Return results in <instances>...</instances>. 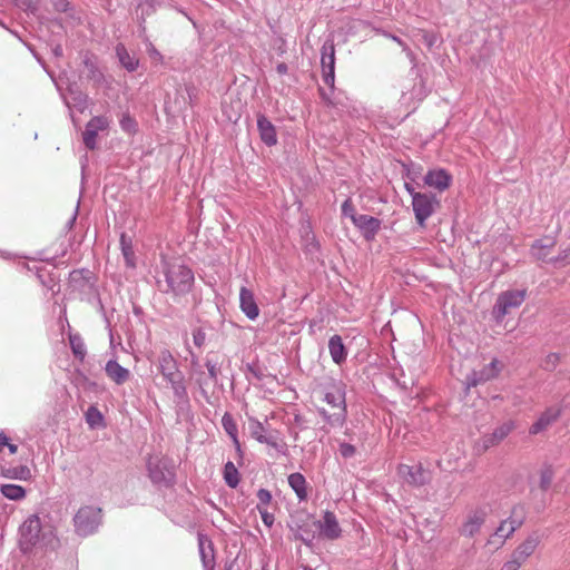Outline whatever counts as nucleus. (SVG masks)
I'll use <instances>...</instances> for the list:
<instances>
[{
  "instance_id": "obj_1",
  "label": "nucleus",
  "mask_w": 570,
  "mask_h": 570,
  "mask_svg": "<svg viewBox=\"0 0 570 570\" xmlns=\"http://www.w3.org/2000/svg\"><path fill=\"white\" fill-rule=\"evenodd\" d=\"M317 407L321 414L330 422H343L346 405L342 387L336 384H330L324 387L318 393Z\"/></svg>"
},
{
  "instance_id": "obj_2",
  "label": "nucleus",
  "mask_w": 570,
  "mask_h": 570,
  "mask_svg": "<svg viewBox=\"0 0 570 570\" xmlns=\"http://www.w3.org/2000/svg\"><path fill=\"white\" fill-rule=\"evenodd\" d=\"M165 276L168 288L176 295L189 292L194 284L191 269L179 262L166 263Z\"/></svg>"
},
{
  "instance_id": "obj_3",
  "label": "nucleus",
  "mask_w": 570,
  "mask_h": 570,
  "mask_svg": "<svg viewBox=\"0 0 570 570\" xmlns=\"http://www.w3.org/2000/svg\"><path fill=\"white\" fill-rule=\"evenodd\" d=\"M149 478L156 484L169 487L175 480V468L165 456L154 455L148 460Z\"/></svg>"
},
{
  "instance_id": "obj_4",
  "label": "nucleus",
  "mask_w": 570,
  "mask_h": 570,
  "mask_svg": "<svg viewBox=\"0 0 570 570\" xmlns=\"http://www.w3.org/2000/svg\"><path fill=\"white\" fill-rule=\"evenodd\" d=\"M100 521L101 510L91 505L80 508L73 518L76 531L82 537L96 531Z\"/></svg>"
},
{
  "instance_id": "obj_5",
  "label": "nucleus",
  "mask_w": 570,
  "mask_h": 570,
  "mask_svg": "<svg viewBox=\"0 0 570 570\" xmlns=\"http://www.w3.org/2000/svg\"><path fill=\"white\" fill-rule=\"evenodd\" d=\"M440 206L439 199L431 194L416 193L412 199V207L415 220L420 227L424 228L426 220L434 214Z\"/></svg>"
},
{
  "instance_id": "obj_6",
  "label": "nucleus",
  "mask_w": 570,
  "mask_h": 570,
  "mask_svg": "<svg viewBox=\"0 0 570 570\" xmlns=\"http://www.w3.org/2000/svg\"><path fill=\"white\" fill-rule=\"evenodd\" d=\"M527 297V289H510L501 293L494 305L497 318L502 320L512 309L518 308Z\"/></svg>"
},
{
  "instance_id": "obj_7",
  "label": "nucleus",
  "mask_w": 570,
  "mask_h": 570,
  "mask_svg": "<svg viewBox=\"0 0 570 570\" xmlns=\"http://www.w3.org/2000/svg\"><path fill=\"white\" fill-rule=\"evenodd\" d=\"M157 366L164 379L173 389H176L180 382V374L176 361L168 350H163L159 353Z\"/></svg>"
},
{
  "instance_id": "obj_8",
  "label": "nucleus",
  "mask_w": 570,
  "mask_h": 570,
  "mask_svg": "<svg viewBox=\"0 0 570 570\" xmlns=\"http://www.w3.org/2000/svg\"><path fill=\"white\" fill-rule=\"evenodd\" d=\"M41 532V522L39 517L31 515L29 517L20 528V544L21 548L27 551L31 547L36 546L39 541Z\"/></svg>"
},
{
  "instance_id": "obj_9",
  "label": "nucleus",
  "mask_w": 570,
  "mask_h": 570,
  "mask_svg": "<svg viewBox=\"0 0 570 570\" xmlns=\"http://www.w3.org/2000/svg\"><path fill=\"white\" fill-rule=\"evenodd\" d=\"M321 65L323 81L333 89L335 83V46L332 41L325 42L322 47Z\"/></svg>"
},
{
  "instance_id": "obj_10",
  "label": "nucleus",
  "mask_w": 570,
  "mask_h": 570,
  "mask_svg": "<svg viewBox=\"0 0 570 570\" xmlns=\"http://www.w3.org/2000/svg\"><path fill=\"white\" fill-rule=\"evenodd\" d=\"M397 473L406 483L415 487H422L431 480L430 471L424 469L421 464L414 466L400 464Z\"/></svg>"
},
{
  "instance_id": "obj_11",
  "label": "nucleus",
  "mask_w": 570,
  "mask_h": 570,
  "mask_svg": "<svg viewBox=\"0 0 570 570\" xmlns=\"http://www.w3.org/2000/svg\"><path fill=\"white\" fill-rule=\"evenodd\" d=\"M353 224L367 242L375 239L382 225L379 218L365 214H360L358 217L353 216Z\"/></svg>"
},
{
  "instance_id": "obj_12",
  "label": "nucleus",
  "mask_w": 570,
  "mask_h": 570,
  "mask_svg": "<svg viewBox=\"0 0 570 570\" xmlns=\"http://www.w3.org/2000/svg\"><path fill=\"white\" fill-rule=\"evenodd\" d=\"M249 433L256 441L266 443L277 451H283L286 448V443L282 439L272 434L266 435L264 425L255 419L249 420Z\"/></svg>"
},
{
  "instance_id": "obj_13",
  "label": "nucleus",
  "mask_w": 570,
  "mask_h": 570,
  "mask_svg": "<svg viewBox=\"0 0 570 570\" xmlns=\"http://www.w3.org/2000/svg\"><path fill=\"white\" fill-rule=\"evenodd\" d=\"M109 119L104 116H97L91 118L86 125V130L83 131V142L87 148L95 149L96 147V138L99 131H105L109 127Z\"/></svg>"
},
{
  "instance_id": "obj_14",
  "label": "nucleus",
  "mask_w": 570,
  "mask_h": 570,
  "mask_svg": "<svg viewBox=\"0 0 570 570\" xmlns=\"http://www.w3.org/2000/svg\"><path fill=\"white\" fill-rule=\"evenodd\" d=\"M557 245V240L553 236H543L537 239L531 245V255L538 261L548 263L554 262V257H551V254Z\"/></svg>"
},
{
  "instance_id": "obj_15",
  "label": "nucleus",
  "mask_w": 570,
  "mask_h": 570,
  "mask_svg": "<svg viewBox=\"0 0 570 570\" xmlns=\"http://www.w3.org/2000/svg\"><path fill=\"white\" fill-rule=\"evenodd\" d=\"M561 407L559 405H553L547 407L540 416L533 422L529 429V433L531 435H537L543 431H546L552 423H554L561 415Z\"/></svg>"
},
{
  "instance_id": "obj_16",
  "label": "nucleus",
  "mask_w": 570,
  "mask_h": 570,
  "mask_svg": "<svg viewBox=\"0 0 570 570\" xmlns=\"http://www.w3.org/2000/svg\"><path fill=\"white\" fill-rule=\"evenodd\" d=\"M320 535L327 540H336L341 537L342 529L336 515L331 511H325L322 520L317 522Z\"/></svg>"
},
{
  "instance_id": "obj_17",
  "label": "nucleus",
  "mask_w": 570,
  "mask_h": 570,
  "mask_svg": "<svg viewBox=\"0 0 570 570\" xmlns=\"http://www.w3.org/2000/svg\"><path fill=\"white\" fill-rule=\"evenodd\" d=\"M539 544L540 539L538 535H529L517 546L510 558L517 561L519 564L523 566L527 560L535 552Z\"/></svg>"
},
{
  "instance_id": "obj_18",
  "label": "nucleus",
  "mask_w": 570,
  "mask_h": 570,
  "mask_svg": "<svg viewBox=\"0 0 570 570\" xmlns=\"http://www.w3.org/2000/svg\"><path fill=\"white\" fill-rule=\"evenodd\" d=\"M487 519V511L483 509H475L471 511L461 527V534L472 538L478 534Z\"/></svg>"
},
{
  "instance_id": "obj_19",
  "label": "nucleus",
  "mask_w": 570,
  "mask_h": 570,
  "mask_svg": "<svg viewBox=\"0 0 570 570\" xmlns=\"http://www.w3.org/2000/svg\"><path fill=\"white\" fill-rule=\"evenodd\" d=\"M503 368V364L493 358L489 364H485L479 372H473L470 379V385L476 386L480 383L497 379Z\"/></svg>"
},
{
  "instance_id": "obj_20",
  "label": "nucleus",
  "mask_w": 570,
  "mask_h": 570,
  "mask_svg": "<svg viewBox=\"0 0 570 570\" xmlns=\"http://www.w3.org/2000/svg\"><path fill=\"white\" fill-rule=\"evenodd\" d=\"M452 183V176L445 169L429 170L424 177V184L439 191L446 190Z\"/></svg>"
},
{
  "instance_id": "obj_21",
  "label": "nucleus",
  "mask_w": 570,
  "mask_h": 570,
  "mask_svg": "<svg viewBox=\"0 0 570 570\" xmlns=\"http://www.w3.org/2000/svg\"><path fill=\"white\" fill-rule=\"evenodd\" d=\"M240 309L249 320H255L259 314V308L255 302L254 294L250 289L242 287L239 292Z\"/></svg>"
},
{
  "instance_id": "obj_22",
  "label": "nucleus",
  "mask_w": 570,
  "mask_h": 570,
  "mask_svg": "<svg viewBox=\"0 0 570 570\" xmlns=\"http://www.w3.org/2000/svg\"><path fill=\"white\" fill-rule=\"evenodd\" d=\"M257 127L259 130L261 139L267 146H274L277 144V136L275 126L264 116L258 117Z\"/></svg>"
},
{
  "instance_id": "obj_23",
  "label": "nucleus",
  "mask_w": 570,
  "mask_h": 570,
  "mask_svg": "<svg viewBox=\"0 0 570 570\" xmlns=\"http://www.w3.org/2000/svg\"><path fill=\"white\" fill-rule=\"evenodd\" d=\"M105 370L107 376L116 384H122L129 379V371L116 361L107 362Z\"/></svg>"
},
{
  "instance_id": "obj_24",
  "label": "nucleus",
  "mask_w": 570,
  "mask_h": 570,
  "mask_svg": "<svg viewBox=\"0 0 570 570\" xmlns=\"http://www.w3.org/2000/svg\"><path fill=\"white\" fill-rule=\"evenodd\" d=\"M522 524V521L520 519L514 518L511 515L510 518L505 519L501 522V524L498 527L495 531V537H498L503 543L509 537H511L514 531L520 528Z\"/></svg>"
},
{
  "instance_id": "obj_25",
  "label": "nucleus",
  "mask_w": 570,
  "mask_h": 570,
  "mask_svg": "<svg viewBox=\"0 0 570 570\" xmlns=\"http://www.w3.org/2000/svg\"><path fill=\"white\" fill-rule=\"evenodd\" d=\"M328 350L333 362L341 364L346 360V348L340 335H333L328 341Z\"/></svg>"
},
{
  "instance_id": "obj_26",
  "label": "nucleus",
  "mask_w": 570,
  "mask_h": 570,
  "mask_svg": "<svg viewBox=\"0 0 570 570\" xmlns=\"http://www.w3.org/2000/svg\"><path fill=\"white\" fill-rule=\"evenodd\" d=\"M515 429V424L513 421H507L495 428L491 435L488 438L487 442L489 445H497L501 441H503L513 430Z\"/></svg>"
},
{
  "instance_id": "obj_27",
  "label": "nucleus",
  "mask_w": 570,
  "mask_h": 570,
  "mask_svg": "<svg viewBox=\"0 0 570 570\" xmlns=\"http://www.w3.org/2000/svg\"><path fill=\"white\" fill-rule=\"evenodd\" d=\"M117 57L124 68L128 71H135L139 66V60L131 56L122 43L116 47Z\"/></svg>"
},
{
  "instance_id": "obj_28",
  "label": "nucleus",
  "mask_w": 570,
  "mask_h": 570,
  "mask_svg": "<svg viewBox=\"0 0 570 570\" xmlns=\"http://www.w3.org/2000/svg\"><path fill=\"white\" fill-rule=\"evenodd\" d=\"M222 424L225 432L230 436L235 449L240 452V442L238 440L237 424L229 413H225L222 417Z\"/></svg>"
},
{
  "instance_id": "obj_29",
  "label": "nucleus",
  "mask_w": 570,
  "mask_h": 570,
  "mask_svg": "<svg viewBox=\"0 0 570 570\" xmlns=\"http://www.w3.org/2000/svg\"><path fill=\"white\" fill-rule=\"evenodd\" d=\"M288 484L299 500H305L307 498L306 480L303 474L298 472L289 474Z\"/></svg>"
},
{
  "instance_id": "obj_30",
  "label": "nucleus",
  "mask_w": 570,
  "mask_h": 570,
  "mask_svg": "<svg viewBox=\"0 0 570 570\" xmlns=\"http://www.w3.org/2000/svg\"><path fill=\"white\" fill-rule=\"evenodd\" d=\"M1 475L7 479L28 481L31 478V471L27 465H19L8 469L2 468Z\"/></svg>"
},
{
  "instance_id": "obj_31",
  "label": "nucleus",
  "mask_w": 570,
  "mask_h": 570,
  "mask_svg": "<svg viewBox=\"0 0 570 570\" xmlns=\"http://www.w3.org/2000/svg\"><path fill=\"white\" fill-rule=\"evenodd\" d=\"M3 497L9 500L19 501L26 498V489L17 484H3L0 488Z\"/></svg>"
},
{
  "instance_id": "obj_32",
  "label": "nucleus",
  "mask_w": 570,
  "mask_h": 570,
  "mask_svg": "<svg viewBox=\"0 0 570 570\" xmlns=\"http://www.w3.org/2000/svg\"><path fill=\"white\" fill-rule=\"evenodd\" d=\"M224 480L230 488L239 483V472L233 462H227L224 468Z\"/></svg>"
},
{
  "instance_id": "obj_33",
  "label": "nucleus",
  "mask_w": 570,
  "mask_h": 570,
  "mask_svg": "<svg viewBox=\"0 0 570 570\" xmlns=\"http://www.w3.org/2000/svg\"><path fill=\"white\" fill-rule=\"evenodd\" d=\"M70 347L72 350L73 355L79 360L83 361L86 356V345L82 338L79 335H70L69 336Z\"/></svg>"
},
{
  "instance_id": "obj_34",
  "label": "nucleus",
  "mask_w": 570,
  "mask_h": 570,
  "mask_svg": "<svg viewBox=\"0 0 570 570\" xmlns=\"http://www.w3.org/2000/svg\"><path fill=\"white\" fill-rule=\"evenodd\" d=\"M554 478V471L552 466L547 465L540 470L539 487L541 490L547 491Z\"/></svg>"
},
{
  "instance_id": "obj_35",
  "label": "nucleus",
  "mask_w": 570,
  "mask_h": 570,
  "mask_svg": "<svg viewBox=\"0 0 570 570\" xmlns=\"http://www.w3.org/2000/svg\"><path fill=\"white\" fill-rule=\"evenodd\" d=\"M86 421L90 428L102 425L104 416L96 406H90L86 412Z\"/></svg>"
},
{
  "instance_id": "obj_36",
  "label": "nucleus",
  "mask_w": 570,
  "mask_h": 570,
  "mask_svg": "<svg viewBox=\"0 0 570 570\" xmlns=\"http://www.w3.org/2000/svg\"><path fill=\"white\" fill-rule=\"evenodd\" d=\"M121 248L127 266L135 267V255L132 247L129 243H126L125 236H121Z\"/></svg>"
},
{
  "instance_id": "obj_37",
  "label": "nucleus",
  "mask_w": 570,
  "mask_h": 570,
  "mask_svg": "<svg viewBox=\"0 0 570 570\" xmlns=\"http://www.w3.org/2000/svg\"><path fill=\"white\" fill-rule=\"evenodd\" d=\"M258 507L266 508L272 502V493L266 489H259L257 492Z\"/></svg>"
},
{
  "instance_id": "obj_38",
  "label": "nucleus",
  "mask_w": 570,
  "mask_h": 570,
  "mask_svg": "<svg viewBox=\"0 0 570 570\" xmlns=\"http://www.w3.org/2000/svg\"><path fill=\"white\" fill-rule=\"evenodd\" d=\"M120 126L125 131L132 132L136 129V121L126 114L120 119Z\"/></svg>"
},
{
  "instance_id": "obj_39",
  "label": "nucleus",
  "mask_w": 570,
  "mask_h": 570,
  "mask_svg": "<svg viewBox=\"0 0 570 570\" xmlns=\"http://www.w3.org/2000/svg\"><path fill=\"white\" fill-rule=\"evenodd\" d=\"M342 213L345 215V216H348L351 218V220L353 222V216L354 217H358V215L355 213V207L353 205V202L347 198L343 204H342Z\"/></svg>"
},
{
  "instance_id": "obj_40",
  "label": "nucleus",
  "mask_w": 570,
  "mask_h": 570,
  "mask_svg": "<svg viewBox=\"0 0 570 570\" xmlns=\"http://www.w3.org/2000/svg\"><path fill=\"white\" fill-rule=\"evenodd\" d=\"M258 512H259L265 525L272 527L274 524V521H275L274 514L269 513L267 511V508L258 507Z\"/></svg>"
},
{
  "instance_id": "obj_41",
  "label": "nucleus",
  "mask_w": 570,
  "mask_h": 570,
  "mask_svg": "<svg viewBox=\"0 0 570 570\" xmlns=\"http://www.w3.org/2000/svg\"><path fill=\"white\" fill-rule=\"evenodd\" d=\"M554 263H560L561 265H569L570 264V247L560 252V254L554 257Z\"/></svg>"
},
{
  "instance_id": "obj_42",
  "label": "nucleus",
  "mask_w": 570,
  "mask_h": 570,
  "mask_svg": "<svg viewBox=\"0 0 570 570\" xmlns=\"http://www.w3.org/2000/svg\"><path fill=\"white\" fill-rule=\"evenodd\" d=\"M194 344L198 347L203 346L206 341V335L203 330L197 328L193 333Z\"/></svg>"
},
{
  "instance_id": "obj_43",
  "label": "nucleus",
  "mask_w": 570,
  "mask_h": 570,
  "mask_svg": "<svg viewBox=\"0 0 570 570\" xmlns=\"http://www.w3.org/2000/svg\"><path fill=\"white\" fill-rule=\"evenodd\" d=\"M206 367L208 370V375L209 377L213 380V381H216L217 380V376H218V367H217V364L214 363L213 361L210 360H207L206 361Z\"/></svg>"
},
{
  "instance_id": "obj_44",
  "label": "nucleus",
  "mask_w": 570,
  "mask_h": 570,
  "mask_svg": "<svg viewBox=\"0 0 570 570\" xmlns=\"http://www.w3.org/2000/svg\"><path fill=\"white\" fill-rule=\"evenodd\" d=\"M521 567V564H519L517 561L510 558L502 564L500 570H520Z\"/></svg>"
},
{
  "instance_id": "obj_45",
  "label": "nucleus",
  "mask_w": 570,
  "mask_h": 570,
  "mask_svg": "<svg viewBox=\"0 0 570 570\" xmlns=\"http://www.w3.org/2000/svg\"><path fill=\"white\" fill-rule=\"evenodd\" d=\"M340 451L343 456L347 458L354 454L355 449L350 444H342Z\"/></svg>"
},
{
  "instance_id": "obj_46",
  "label": "nucleus",
  "mask_w": 570,
  "mask_h": 570,
  "mask_svg": "<svg viewBox=\"0 0 570 570\" xmlns=\"http://www.w3.org/2000/svg\"><path fill=\"white\" fill-rule=\"evenodd\" d=\"M423 38H424V41L426 42V45L429 47H432L435 43V41H436L435 36L433 33L428 32V31L423 32Z\"/></svg>"
},
{
  "instance_id": "obj_47",
  "label": "nucleus",
  "mask_w": 570,
  "mask_h": 570,
  "mask_svg": "<svg viewBox=\"0 0 570 570\" xmlns=\"http://www.w3.org/2000/svg\"><path fill=\"white\" fill-rule=\"evenodd\" d=\"M149 55L150 57L154 59V60H159L161 61L163 60V56L160 55V52L158 50H156L154 47L149 50Z\"/></svg>"
},
{
  "instance_id": "obj_48",
  "label": "nucleus",
  "mask_w": 570,
  "mask_h": 570,
  "mask_svg": "<svg viewBox=\"0 0 570 570\" xmlns=\"http://www.w3.org/2000/svg\"><path fill=\"white\" fill-rule=\"evenodd\" d=\"M276 70L279 75H285L288 70L287 65L284 62H281L277 65Z\"/></svg>"
},
{
  "instance_id": "obj_49",
  "label": "nucleus",
  "mask_w": 570,
  "mask_h": 570,
  "mask_svg": "<svg viewBox=\"0 0 570 570\" xmlns=\"http://www.w3.org/2000/svg\"><path fill=\"white\" fill-rule=\"evenodd\" d=\"M404 188L412 196V199H414V195L417 193L414 187L410 183H405Z\"/></svg>"
},
{
  "instance_id": "obj_50",
  "label": "nucleus",
  "mask_w": 570,
  "mask_h": 570,
  "mask_svg": "<svg viewBox=\"0 0 570 570\" xmlns=\"http://www.w3.org/2000/svg\"><path fill=\"white\" fill-rule=\"evenodd\" d=\"M9 443V439L6 436V434L3 432H0V445L7 446Z\"/></svg>"
},
{
  "instance_id": "obj_51",
  "label": "nucleus",
  "mask_w": 570,
  "mask_h": 570,
  "mask_svg": "<svg viewBox=\"0 0 570 570\" xmlns=\"http://www.w3.org/2000/svg\"><path fill=\"white\" fill-rule=\"evenodd\" d=\"M318 91H320V95H321L322 99L324 101H326L327 104H331V100H330L328 96L326 95V92L324 91V89L320 88Z\"/></svg>"
},
{
  "instance_id": "obj_52",
  "label": "nucleus",
  "mask_w": 570,
  "mask_h": 570,
  "mask_svg": "<svg viewBox=\"0 0 570 570\" xmlns=\"http://www.w3.org/2000/svg\"><path fill=\"white\" fill-rule=\"evenodd\" d=\"M7 446H8V449H9L11 454L17 453L18 446L16 444L9 443Z\"/></svg>"
},
{
  "instance_id": "obj_53",
  "label": "nucleus",
  "mask_w": 570,
  "mask_h": 570,
  "mask_svg": "<svg viewBox=\"0 0 570 570\" xmlns=\"http://www.w3.org/2000/svg\"><path fill=\"white\" fill-rule=\"evenodd\" d=\"M393 40L395 42H397L399 45H401V46L403 45V41L400 38H397V37H393Z\"/></svg>"
}]
</instances>
